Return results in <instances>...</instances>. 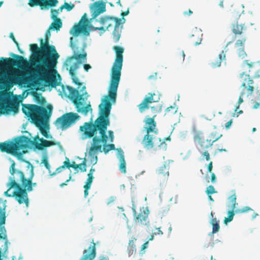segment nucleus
I'll return each mask as SVG.
<instances>
[{
	"label": "nucleus",
	"instance_id": "nucleus-22",
	"mask_svg": "<svg viewBox=\"0 0 260 260\" xmlns=\"http://www.w3.org/2000/svg\"><path fill=\"white\" fill-rule=\"evenodd\" d=\"M106 10V4L103 1L95 2L93 4L91 9L92 19H95L101 14L105 12Z\"/></svg>",
	"mask_w": 260,
	"mask_h": 260
},
{
	"label": "nucleus",
	"instance_id": "nucleus-23",
	"mask_svg": "<svg viewBox=\"0 0 260 260\" xmlns=\"http://www.w3.org/2000/svg\"><path fill=\"white\" fill-rule=\"evenodd\" d=\"M203 33L201 29L197 28L192 30V34L190 35V42L194 45L197 46L201 43L202 41Z\"/></svg>",
	"mask_w": 260,
	"mask_h": 260
},
{
	"label": "nucleus",
	"instance_id": "nucleus-13",
	"mask_svg": "<svg viewBox=\"0 0 260 260\" xmlns=\"http://www.w3.org/2000/svg\"><path fill=\"white\" fill-rule=\"evenodd\" d=\"M236 199L237 197L235 192L229 198V202L231 204V205L230 206H229V207L231 209V210L228 211V216L225 217L224 219V223L225 224H227L228 223L233 220L234 216L235 215V212L241 213L248 212L250 210H252L250 207L248 206L244 207L242 209H237L235 210L236 207V205L238 204L236 202Z\"/></svg>",
	"mask_w": 260,
	"mask_h": 260
},
{
	"label": "nucleus",
	"instance_id": "nucleus-63",
	"mask_svg": "<svg viewBox=\"0 0 260 260\" xmlns=\"http://www.w3.org/2000/svg\"><path fill=\"white\" fill-rule=\"evenodd\" d=\"M258 108H260V104L257 102H255L253 106V108L256 109Z\"/></svg>",
	"mask_w": 260,
	"mask_h": 260
},
{
	"label": "nucleus",
	"instance_id": "nucleus-55",
	"mask_svg": "<svg viewBox=\"0 0 260 260\" xmlns=\"http://www.w3.org/2000/svg\"><path fill=\"white\" fill-rule=\"evenodd\" d=\"M232 123H233V120H232V119H231L230 121H228V122L225 124V128H226V129H229V128L231 127V125H232Z\"/></svg>",
	"mask_w": 260,
	"mask_h": 260
},
{
	"label": "nucleus",
	"instance_id": "nucleus-21",
	"mask_svg": "<svg viewBox=\"0 0 260 260\" xmlns=\"http://www.w3.org/2000/svg\"><path fill=\"white\" fill-rule=\"evenodd\" d=\"M244 63L248 67V72L251 74L253 77H260V62H252L249 60H245L244 61Z\"/></svg>",
	"mask_w": 260,
	"mask_h": 260
},
{
	"label": "nucleus",
	"instance_id": "nucleus-60",
	"mask_svg": "<svg viewBox=\"0 0 260 260\" xmlns=\"http://www.w3.org/2000/svg\"><path fill=\"white\" fill-rule=\"evenodd\" d=\"M192 14V11L189 10L188 11H185L183 12V14L185 16H189Z\"/></svg>",
	"mask_w": 260,
	"mask_h": 260
},
{
	"label": "nucleus",
	"instance_id": "nucleus-9",
	"mask_svg": "<svg viewBox=\"0 0 260 260\" xmlns=\"http://www.w3.org/2000/svg\"><path fill=\"white\" fill-rule=\"evenodd\" d=\"M95 21L99 22L102 25L101 27H94L91 26L93 30H102L100 35L103 34L106 30H108L110 28H112L114 24V29L113 31V39L115 43L119 41L122 26H120L121 19L117 17L109 16H102L100 20L95 19Z\"/></svg>",
	"mask_w": 260,
	"mask_h": 260
},
{
	"label": "nucleus",
	"instance_id": "nucleus-28",
	"mask_svg": "<svg viewBox=\"0 0 260 260\" xmlns=\"http://www.w3.org/2000/svg\"><path fill=\"white\" fill-rule=\"evenodd\" d=\"M0 150L2 152H6L8 153L14 154L12 142L0 143Z\"/></svg>",
	"mask_w": 260,
	"mask_h": 260
},
{
	"label": "nucleus",
	"instance_id": "nucleus-47",
	"mask_svg": "<svg viewBox=\"0 0 260 260\" xmlns=\"http://www.w3.org/2000/svg\"><path fill=\"white\" fill-rule=\"evenodd\" d=\"M71 164L70 162V160L68 157H66V160L63 162V165L62 166H64V169L65 168H70Z\"/></svg>",
	"mask_w": 260,
	"mask_h": 260
},
{
	"label": "nucleus",
	"instance_id": "nucleus-53",
	"mask_svg": "<svg viewBox=\"0 0 260 260\" xmlns=\"http://www.w3.org/2000/svg\"><path fill=\"white\" fill-rule=\"evenodd\" d=\"M50 30V29H48L45 33V39H47V40H49V38L50 37V36H51Z\"/></svg>",
	"mask_w": 260,
	"mask_h": 260
},
{
	"label": "nucleus",
	"instance_id": "nucleus-64",
	"mask_svg": "<svg viewBox=\"0 0 260 260\" xmlns=\"http://www.w3.org/2000/svg\"><path fill=\"white\" fill-rule=\"evenodd\" d=\"M129 13V10L128 9L127 10V11H125V12H122L121 14V15L122 16V17H124V16H125L126 15H127Z\"/></svg>",
	"mask_w": 260,
	"mask_h": 260
},
{
	"label": "nucleus",
	"instance_id": "nucleus-48",
	"mask_svg": "<svg viewBox=\"0 0 260 260\" xmlns=\"http://www.w3.org/2000/svg\"><path fill=\"white\" fill-rule=\"evenodd\" d=\"M108 135H109V137L108 138H109L110 142H113V140H114V134H113V131H108Z\"/></svg>",
	"mask_w": 260,
	"mask_h": 260
},
{
	"label": "nucleus",
	"instance_id": "nucleus-19",
	"mask_svg": "<svg viewBox=\"0 0 260 260\" xmlns=\"http://www.w3.org/2000/svg\"><path fill=\"white\" fill-rule=\"evenodd\" d=\"M193 140L198 145L199 150H205L212 146L211 142L208 138L205 139L203 133L202 132H196Z\"/></svg>",
	"mask_w": 260,
	"mask_h": 260
},
{
	"label": "nucleus",
	"instance_id": "nucleus-56",
	"mask_svg": "<svg viewBox=\"0 0 260 260\" xmlns=\"http://www.w3.org/2000/svg\"><path fill=\"white\" fill-rule=\"evenodd\" d=\"M171 109L173 110V113H175L176 112V110H175V107H173V106H170V107L167 108L166 111L167 112H168L170 110H171Z\"/></svg>",
	"mask_w": 260,
	"mask_h": 260
},
{
	"label": "nucleus",
	"instance_id": "nucleus-31",
	"mask_svg": "<svg viewBox=\"0 0 260 260\" xmlns=\"http://www.w3.org/2000/svg\"><path fill=\"white\" fill-rule=\"evenodd\" d=\"M54 21L53 22L49 27V29L59 30L62 26V22L59 18L53 19Z\"/></svg>",
	"mask_w": 260,
	"mask_h": 260
},
{
	"label": "nucleus",
	"instance_id": "nucleus-17",
	"mask_svg": "<svg viewBox=\"0 0 260 260\" xmlns=\"http://www.w3.org/2000/svg\"><path fill=\"white\" fill-rule=\"evenodd\" d=\"M32 145L38 150H42L46 147L51 146L57 145L59 148H61L60 142H55L52 141H47L43 138H39V136H36L33 141Z\"/></svg>",
	"mask_w": 260,
	"mask_h": 260
},
{
	"label": "nucleus",
	"instance_id": "nucleus-4",
	"mask_svg": "<svg viewBox=\"0 0 260 260\" xmlns=\"http://www.w3.org/2000/svg\"><path fill=\"white\" fill-rule=\"evenodd\" d=\"M150 109L152 112V117L147 116L144 121L145 122L144 129L146 134L143 138L142 144L144 147L147 149L156 146L160 149L166 150L167 145L165 141H170L171 139L169 137L164 139L157 137L158 129L156 127V123L154 120L156 114L161 110V106L158 104L156 106H150Z\"/></svg>",
	"mask_w": 260,
	"mask_h": 260
},
{
	"label": "nucleus",
	"instance_id": "nucleus-27",
	"mask_svg": "<svg viewBox=\"0 0 260 260\" xmlns=\"http://www.w3.org/2000/svg\"><path fill=\"white\" fill-rule=\"evenodd\" d=\"M225 59V54L224 51H222L218 55V57L211 62V66L213 68L219 67L221 65V62Z\"/></svg>",
	"mask_w": 260,
	"mask_h": 260
},
{
	"label": "nucleus",
	"instance_id": "nucleus-14",
	"mask_svg": "<svg viewBox=\"0 0 260 260\" xmlns=\"http://www.w3.org/2000/svg\"><path fill=\"white\" fill-rule=\"evenodd\" d=\"M232 32L235 35L234 38L236 39L238 36H241V38L238 39L236 42L235 46L237 47L243 46L246 42V37L245 35V32L246 30V27L244 24H239L238 22L232 24Z\"/></svg>",
	"mask_w": 260,
	"mask_h": 260
},
{
	"label": "nucleus",
	"instance_id": "nucleus-59",
	"mask_svg": "<svg viewBox=\"0 0 260 260\" xmlns=\"http://www.w3.org/2000/svg\"><path fill=\"white\" fill-rule=\"evenodd\" d=\"M156 231L155 232L154 234H155V235L158 234V235H161L163 234V233L160 230V228H156Z\"/></svg>",
	"mask_w": 260,
	"mask_h": 260
},
{
	"label": "nucleus",
	"instance_id": "nucleus-1",
	"mask_svg": "<svg viewBox=\"0 0 260 260\" xmlns=\"http://www.w3.org/2000/svg\"><path fill=\"white\" fill-rule=\"evenodd\" d=\"M99 116L93 122L92 119L84 122L80 126L83 133V139L92 138L91 146L88 149V155L91 164L94 165L98 161L99 152L108 153L115 149L113 144H107L108 136L106 134L107 127L110 125L109 115L112 103L108 99H103L99 106Z\"/></svg>",
	"mask_w": 260,
	"mask_h": 260
},
{
	"label": "nucleus",
	"instance_id": "nucleus-33",
	"mask_svg": "<svg viewBox=\"0 0 260 260\" xmlns=\"http://www.w3.org/2000/svg\"><path fill=\"white\" fill-rule=\"evenodd\" d=\"M158 174L165 177H168L169 175L168 165L164 164L160 167L158 170Z\"/></svg>",
	"mask_w": 260,
	"mask_h": 260
},
{
	"label": "nucleus",
	"instance_id": "nucleus-50",
	"mask_svg": "<svg viewBox=\"0 0 260 260\" xmlns=\"http://www.w3.org/2000/svg\"><path fill=\"white\" fill-rule=\"evenodd\" d=\"M41 133L43 135V136L44 137H45L46 138H51V136H50L48 132H47L46 131L44 130V129H42L41 130Z\"/></svg>",
	"mask_w": 260,
	"mask_h": 260
},
{
	"label": "nucleus",
	"instance_id": "nucleus-42",
	"mask_svg": "<svg viewBox=\"0 0 260 260\" xmlns=\"http://www.w3.org/2000/svg\"><path fill=\"white\" fill-rule=\"evenodd\" d=\"M42 163L44 164L46 168L48 170L49 173H51L50 166L48 162V159L46 157H44L42 160Z\"/></svg>",
	"mask_w": 260,
	"mask_h": 260
},
{
	"label": "nucleus",
	"instance_id": "nucleus-39",
	"mask_svg": "<svg viewBox=\"0 0 260 260\" xmlns=\"http://www.w3.org/2000/svg\"><path fill=\"white\" fill-rule=\"evenodd\" d=\"M244 45L243 46H241L242 48L239 49L238 50V55L240 57H241L242 58H244L247 55L245 51H244Z\"/></svg>",
	"mask_w": 260,
	"mask_h": 260
},
{
	"label": "nucleus",
	"instance_id": "nucleus-54",
	"mask_svg": "<svg viewBox=\"0 0 260 260\" xmlns=\"http://www.w3.org/2000/svg\"><path fill=\"white\" fill-rule=\"evenodd\" d=\"M84 69L86 72H88L89 69L91 68V67L89 64H84L83 65Z\"/></svg>",
	"mask_w": 260,
	"mask_h": 260
},
{
	"label": "nucleus",
	"instance_id": "nucleus-36",
	"mask_svg": "<svg viewBox=\"0 0 260 260\" xmlns=\"http://www.w3.org/2000/svg\"><path fill=\"white\" fill-rule=\"evenodd\" d=\"M211 223L212 225V234H215L218 232L219 230V225L218 223V221L217 220L216 218H213L211 220Z\"/></svg>",
	"mask_w": 260,
	"mask_h": 260
},
{
	"label": "nucleus",
	"instance_id": "nucleus-51",
	"mask_svg": "<svg viewBox=\"0 0 260 260\" xmlns=\"http://www.w3.org/2000/svg\"><path fill=\"white\" fill-rule=\"evenodd\" d=\"M216 181H217V179H216L215 174L213 173H211V182L213 183H214L216 182Z\"/></svg>",
	"mask_w": 260,
	"mask_h": 260
},
{
	"label": "nucleus",
	"instance_id": "nucleus-37",
	"mask_svg": "<svg viewBox=\"0 0 260 260\" xmlns=\"http://www.w3.org/2000/svg\"><path fill=\"white\" fill-rule=\"evenodd\" d=\"M75 7V5L69 4L68 3L65 2L63 5L60 7L59 9L60 11H62V9L65 8L67 11H71Z\"/></svg>",
	"mask_w": 260,
	"mask_h": 260
},
{
	"label": "nucleus",
	"instance_id": "nucleus-49",
	"mask_svg": "<svg viewBox=\"0 0 260 260\" xmlns=\"http://www.w3.org/2000/svg\"><path fill=\"white\" fill-rule=\"evenodd\" d=\"M202 155L205 157L206 160L208 161L210 159V154L207 151L203 152Z\"/></svg>",
	"mask_w": 260,
	"mask_h": 260
},
{
	"label": "nucleus",
	"instance_id": "nucleus-38",
	"mask_svg": "<svg viewBox=\"0 0 260 260\" xmlns=\"http://www.w3.org/2000/svg\"><path fill=\"white\" fill-rule=\"evenodd\" d=\"M216 192L217 191L213 185H209L206 190V193L207 195L212 194Z\"/></svg>",
	"mask_w": 260,
	"mask_h": 260
},
{
	"label": "nucleus",
	"instance_id": "nucleus-25",
	"mask_svg": "<svg viewBox=\"0 0 260 260\" xmlns=\"http://www.w3.org/2000/svg\"><path fill=\"white\" fill-rule=\"evenodd\" d=\"M118 158L120 161L119 170L121 173L125 174L126 170V162L124 159V152L121 149L118 150Z\"/></svg>",
	"mask_w": 260,
	"mask_h": 260
},
{
	"label": "nucleus",
	"instance_id": "nucleus-43",
	"mask_svg": "<svg viewBox=\"0 0 260 260\" xmlns=\"http://www.w3.org/2000/svg\"><path fill=\"white\" fill-rule=\"evenodd\" d=\"M0 231L1 233H0V239H5L7 238V236L6 234V230L4 226L0 227Z\"/></svg>",
	"mask_w": 260,
	"mask_h": 260
},
{
	"label": "nucleus",
	"instance_id": "nucleus-40",
	"mask_svg": "<svg viewBox=\"0 0 260 260\" xmlns=\"http://www.w3.org/2000/svg\"><path fill=\"white\" fill-rule=\"evenodd\" d=\"M78 169H79L83 172L86 171V159H84L81 164H78Z\"/></svg>",
	"mask_w": 260,
	"mask_h": 260
},
{
	"label": "nucleus",
	"instance_id": "nucleus-62",
	"mask_svg": "<svg viewBox=\"0 0 260 260\" xmlns=\"http://www.w3.org/2000/svg\"><path fill=\"white\" fill-rule=\"evenodd\" d=\"M78 164H76L74 161L73 162L72 164L71 165V168H73L74 169H78Z\"/></svg>",
	"mask_w": 260,
	"mask_h": 260
},
{
	"label": "nucleus",
	"instance_id": "nucleus-15",
	"mask_svg": "<svg viewBox=\"0 0 260 260\" xmlns=\"http://www.w3.org/2000/svg\"><path fill=\"white\" fill-rule=\"evenodd\" d=\"M134 221L136 223H138L143 225H148L149 221L148 220L149 210L145 207L140 209L139 212H137L136 210L133 209Z\"/></svg>",
	"mask_w": 260,
	"mask_h": 260
},
{
	"label": "nucleus",
	"instance_id": "nucleus-11",
	"mask_svg": "<svg viewBox=\"0 0 260 260\" xmlns=\"http://www.w3.org/2000/svg\"><path fill=\"white\" fill-rule=\"evenodd\" d=\"M80 119V116L77 113L68 112L57 118L54 124L57 128L64 131L75 124Z\"/></svg>",
	"mask_w": 260,
	"mask_h": 260
},
{
	"label": "nucleus",
	"instance_id": "nucleus-44",
	"mask_svg": "<svg viewBox=\"0 0 260 260\" xmlns=\"http://www.w3.org/2000/svg\"><path fill=\"white\" fill-rule=\"evenodd\" d=\"M86 56V53H83V54H74V56L72 57V58H75L76 60L79 59H85Z\"/></svg>",
	"mask_w": 260,
	"mask_h": 260
},
{
	"label": "nucleus",
	"instance_id": "nucleus-26",
	"mask_svg": "<svg viewBox=\"0 0 260 260\" xmlns=\"http://www.w3.org/2000/svg\"><path fill=\"white\" fill-rule=\"evenodd\" d=\"M136 241L137 238L134 237H132L128 241L127 251L129 256L132 255L136 252Z\"/></svg>",
	"mask_w": 260,
	"mask_h": 260
},
{
	"label": "nucleus",
	"instance_id": "nucleus-52",
	"mask_svg": "<svg viewBox=\"0 0 260 260\" xmlns=\"http://www.w3.org/2000/svg\"><path fill=\"white\" fill-rule=\"evenodd\" d=\"M212 169H213V162H212V161H210L209 163L208 167H207L208 172L209 173H211Z\"/></svg>",
	"mask_w": 260,
	"mask_h": 260
},
{
	"label": "nucleus",
	"instance_id": "nucleus-30",
	"mask_svg": "<svg viewBox=\"0 0 260 260\" xmlns=\"http://www.w3.org/2000/svg\"><path fill=\"white\" fill-rule=\"evenodd\" d=\"M87 177L88 178L86 181V183L83 186V188L84 189V194L85 198H86L88 195V190L91 187V185L94 178L93 176H89L87 175Z\"/></svg>",
	"mask_w": 260,
	"mask_h": 260
},
{
	"label": "nucleus",
	"instance_id": "nucleus-29",
	"mask_svg": "<svg viewBox=\"0 0 260 260\" xmlns=\"http://www.w3.org/2000/svg\"><path fill=\"white\" fill-rule=\"evenodd\" d=\"M87 177L88 178L86 181V183L83 186V188L84 189V194L85 198H86L88 195V190L91 187V185L94 178L93 176H89L87 175Z\"/></svg>",
	"mask_w": 260,
	"mask_h": 260
},
{
	"label": "nucleus",
	"instance_id": "nucleus-12",
	"mask_svg": "<svg viewBox=\"0 0 260 260\" xmlns=\"http://www.w3.org/2000/svg\"><path fill=\"white\" fill-rule=\"evenodd\" d=\"M32 141L25 136L16 138L14 142H12L14 155H20L25 153L29 145H32Z\"/></svg>",
	"mask_w": 260,
	"mask_h": 260
},
{
	"label": "nucleus",
	"instance_id": "nucleus-16",
	"mask_svg": "<svg viewBox=\"0 0 260 260\" xmlns=\"http://www.w3.org/2000/svg\"><path fill=\"white\" fill-rule=\"evenodd\" d=\"M92 245L88 249H84L83 252V256L80 260H93L96 256L95 243L93 239L91 241ZM99 260H109L108 256L101 255Z\"/></svg>",
	"mask_w": 260,
	"mask_h": 260
},
{
	"label": "nucleus",
	"instance_id": "nucleus-34",
	"mask_svg": "<svg viewBox=\"0 0 260 260\" xmlns=\"http://www.w3.org/2000/svg\"><path fill=\"white\" fill-rule=\"evenodd\" d=\"M34 96L36 102L39 104L44 105L46 102L45 99L40 93L34 92Z\"/></svg>",
	"mask_w": 260,
	"mask_h": 260
},
{
	"label": "nucleus",
	"instance_id": "nucleus-41",
	"mask_svg": "<svg viewBox=\"0 0 260 260\" xmlns=\"http://www.w3.org/2000/svg\"><path fill=\"white\" fill-rule=\"evenodd\" d=\"M10 37L13 40V41L14 42V43L16 44V46L17 47V49H18V51H19V52L20 53H21V54H23V52L20 49L19 43H18V42L15 39V38L13 33H11L10 34Z\"/></svg>",
	"mask_w": 260,
	"mask_h": 260
},
{
	"label": "nucleus",
	"instance_id": "nucleus-2",
	"mask_svg": "<svg viewBox=\"0 0 260 260\" xmlns=\"http://www.w3.org/2000/svg\"><path fill=\"white\" fill-rule=\"evenodd\" d=\"M40 47L37 44L29 45L32 57L30 64L34 67L32 73L41 81L52 87L59 85L56 76L53 72L56 67L59 55L53 45H49V40L44 42L40 39Z\"/></svg>",
	"mask_w": 260,
	"mask_h": 260
},
{
	"label": "nucleus",
	"instance_id": "nucleus-8",
	"mask_svg": "<svg viewBox=\"0 0 260 260\" xmlns=\"http://www.w3.org/2000/svg\"><path fill=\"white\" fill-rule=\"evenodd\" d=\"M240 78L241 80V91L237 103V105L236 107L235 112H237V117L240 114L243 113L242 110L238 111L240 105L242 104L244 101V98H248L252 95L254 90L256 91V96L254 100L258 101L260 100V91L258 87L255 85L254 81L250 77V75L243 72L240 75Z\"/></svg>",
	"mask_w": 260,
	"mask_h": 260
},
{
	"label": "nucleus",
	"instance_id": "nucleus-45",
	"mask_svg": "<svg viewBox=\"0 0 260 260\" xmlns=\"http://www.w3.org/2000/svg\"><path fill=\"white\" fill-rule=\"evenodd\" d=\"M60 10L59 8L58 10L52 9L51 10V18L52 19H56L57 15L58 13V11Z\"/></svg>",
	"mask_w": 260,
	"mask_h": 260
},
{
	"label": "nucleus",
	"instance_id": "nucleus-7",
	"mask_svg": "<svg viewBox=\"0 0 260 260\" xmlns=\"http://www.w3.org/2000/svg\"><path fill=\"white\" fill-rule=\"evenodd\" d=\"M62 88L65 95H67L66 89L68 90V97L75 105L77 112L86 116L89 112H92V110L90 102L87 103L89 95L85 91V85L82 86L80 90L69 86H67L65 88L62 85Z\"/></svg>",
	"mask_w": 260,
	"mask_h": 260
},
{
	"label": "nucleus",
	"instance_id": "nucleus-24",
	"mask_svg": "<svg viewBox=\"0 0 260 260\" xmlns=\"http://www.w3.org/2000/svg\"><path fill=\"white\" fill-rule=\"evenodd\" d=\"M79 67V63H75L73 66L71 67L69 70V73L71 76L73 82L75 84L80 86L82 85V83L79 82L78 78L75 75V71Z\"/></svg>",
	"mask_w": 260,
	"mask_h": 260
},
{
	"label": "nucleus",
	"instance_id": "nucleus-10",
	"mask_svg": "<svg viewBox=\"0 0 260 260\" xmlns=\"http://www.w3.org/2000/svg\"><path fill=\"white\" fill-rule=\"evenodd\" d=\"M53 107L48 105L47 108L36 105H23L22 111L27 116L36 122H41L51 116Z\"/></svg>",
	"mask_w": 260,
	"mask_h": 260
},
{
	"label": "nucleus",
	"instance_id": "nucleus-6",
	"mask_svg": "<svg viewBox=\"0 0 260 260\" xmlns=\"http://www.w3.org/2000/svg\"><path fill=\"white\" fill-rule=\"evenodd\" d=\"M113 49L115 52L116 58L112 68L108 95L105 96L104 99H108L114 103L116 101L117 88L120 79L124 49L122 47L118 46H113Z\"/></svg>",
	"mask_w": 260,
	"mask_h": 260
},
{
	"label": "nucleus",
	"instance_id": "nucleus-35",
	"mask_svg": "<svg viewBox=\"0 0 260 260\" xmlns=\"http://www.w3.org/2000/svg\"><path fill=\"white\" fill-rule=\"evenodd\" d=\"M222 136V134H217L216 133H211L207 138L210 140L211 144L213 145V143L217 141Z\"/></svg>",
	"mask_w": 260,
	"mask_h": 260
},
{
	"label": "nucleus",
	"instance_id": "nucleus-18",
	"mask_svg": "<svg viewBox=\"0 0 260 260\" xmlns=\"http://www.w3.org/2000/svg\"><path fill=\"white\" fill-rule=\"evenodd\" d=\"M85 16L86 14H85L80 21L77 24L74 25L71 29L70 33L73 36H78L81 33L86 35H89V31L87 29V19L85 18L84 21H82L83 18L85 17Z\"/></svg>",
	"mask_w": 260,
	"mask_h": 260
},
{
	"label": "nucleus",
	"instance_id": "nucleus-32",
	"mask_svg": "<svg viewBox=\"0 0 260 260\" xmlns=\"http://www.w3.org/2000/svg\"><path fill=\"white\" fill-rule=\"evenodd\" d=\"M6 206L4 204L1 206L0 203V226L5 224L6 221Z\"/></svg>",
	"mask_w": 260,
	"mask_h": 260
},
{
	"label": "nucleus",
	"instance_id": "nucleus-5",
	"mask_svg": "<svg viewBox=\"0 0 260 260\" xmlns=\"http://www.w3.org/2000/svg\"><path fill=\"white\" fill-rule=\"evenodd\" d=\"M11 56L16 59L11 58L1 57L0 58V73L4 70L9 69L13 66H17L22 69H25L28 67V61L24 57L12 53ZM19 102L16 100L7 102L6 104L0 103V115L4 113H9L13 112L17 113L18 112Z\"/></svg>",
	"mask_w": 260,
	"mask_h": 260
},
{
	"label": "nucleus",
	"instance_id": "nucleus-3",
	"mask_svg": "<svg viewBox=\"0 0 260 260\" xmlns=\"http://www.w3.org/2000/svg\"><path fill=\"white\" fill-rule=\"evenodd\" d=\"M26 162L27 171L24 172L16 169L15 162L12 160L9 169V182L7 184L8 189L4 194L8 197H14L19 204H25L27 207L29 204L27 192L32 191L37 186V183L32 181L35 175L34 166L28 161Z\"/></svg>",
	"mask_w": 260,
	"mask_h": 260
},
{
	"label": "nucleus",
	"instance_id": "nucleus-20",
	"mask_svg": "<svg viewBox=\"0 0 260 260\" xmlns=\"http://www.w3.org/2000/svg\"><path fill=\"white\" fill-rule=\"evenodd\" d=\"M155 93L149 92L146 95L142 103L140 104L138 107L141 113L144 112L146 109L149 108V105L153 103L158 101L159 99H155L154 96Z\"/></svg>",
	"mask_w": 260,
	"mask_h": 260
},
{
	"label": "nucleus",
	"instance_id": "nucleus-58",
	"mask_svg": "<svg viewBox=\"0 0 260 260\" xmlns=\"http://www.w3.org/2000/svg\"><path fill=\"white\" fill-rule=\"evenodd\" d=\"M148 244V241H147L145 243H144L142 246L141 251L145 250L147 247Z\"/></svg>",
	"mask_w": 260,
	"mask_h": 260
},
{
	"label": "nucleus",
	"instance_id": "nucleus-46",
	"mask_svg": "<svg viewBox=\"0 0 260 260\" xmlns=\"http://www.w3.org/2000/svg\"><path fill=\"white\" fill-rule=\"evenodd\" d=\"M64 169V166H60L59 167L57 168L56 169V171L55 172H53V173H50V176H54L57 173H59L60 172H61L62 170Z\"/></svg>",
	"mask_w": 260,
	"mask_h": 260
},
{
	"label": "nucleus",
	"instance_id": "nucleus-61",
	"mask_svg": "<svg viewBox=\"0 0 260 260\" xmlns=\"http://www.w3.org/2000/svg\"><path fill=\"white\" fill-rule=\"evenodd\" d=\"M95 172V169L91 167V168L90 169L89 173H88V175L89 176H93V173Z\"/></svg>",
	"mask_w": 260,
	"mask_h": 260
},
{
	"label": "nucleus",
	"instance_id": "nucleus-57",
	"mask_svg": "<svg viewBox=\"0 0 260 260\" xmlns=\"http://www.w3.org/2000/svg\"><path fill=\"white\" fill-rule=\"evenodd\" d=\"M71 178H72V176L70 175V177H69V179L67 180L64 183H62L61 184H60V187H63L65 185H66L67 184V183L71 180Z\"/></svg>",
	"mask_w": 260,
	"mask_h": 260
}]
</instances>
